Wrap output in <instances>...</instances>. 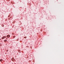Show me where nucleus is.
Segmentation results:
<instances>
[{
	"mask_svg": "<svg viewBox=\"0 0 64 64\" xmlns=\"http://www.w3.org/2000/svg\"><path fill=\"white\" fill-rule=\"evenodd\" d=\"M7 37H8V38H9V37H10V36L9 35H8L7 36Z\"/></svg>",
	"mask_w": 64,
	"mask_h": 64,
	"instance_id": "nucleus-3",
	"label": "nucleus"
},
{
	"mask_svg": "<svg viewBox=\"0 0 64 64\" xmlns=\"http://www.w3.org/2000/svg\"><path fill=\"white\" fill-rule=\"evenodd\" d=\"M2 27H4V25L3 24H2Z\"/></svg>",
	"mask_w": 64,
	"mask_h": 64,
	"instance_id": "nucleus-4",
	"label": "nucleus"
},
{
	"mask_svg": "<svg viewBox=\"0 0 64 64\" xmlns=\"http://www.w3.org/2000/svg\"><path fill=\"white\" fill-rule=\"evenodd\" d=\"M2 61V60L1 59L0 60V61L1 62V61Z\"/></svg>",
	"mask_w": 64,
	"mask_h": 64,
	"instance_id": "nucleus-7",
	"label": "nucleus"
},
{
	"mask_svg": "<svg viewBox=\"0 0 64 64\" xmlns=\"http://www.w3.org/2000/svg\"><path fill=\"white\" fill-rule=\"evenodd\" d=\"M6 40H7V39H8V38H6Z\"/></svg>",
	"mask_w": 64,
	"mask_h": 64,
	"instance_id": "nucleus-9",
	"label": "nucleus"
},
{
	"mask_svg": "<svg viewBox=\"0 0 64 64\" xmlns=\"http://www.w3.org/2000/svg\"><path fill=\"white\" fill-rule=\"evenodd\" d=\"M12 61H15V59H14V58H12Z\"/></svg>",
	"mask_w": 64,
	"mask_h": 64,
	"instance_id": "nucleus-2",
	"label": "nucleus"
},
{
	"mask_svg": "<svg viewBox=\"0 0 64 64\" xmlns=\"http://www.w3.org/2000/svg\"><path fill=\"white\" fill-rule=\"evenodd\" d=\"M6 38V36H3L2 38V39H4V38Z\"/></svg>",
	"mask_w": 64,
	"mask_h": 64,
	"instance_id": "nucleus-1",
	"label": "nucleus"
},
{
	"mask_svg": "<svg viewBox=\"0 0 64 64\" xmlns=\"http://www.w3.org/2000/svg\"><path fill=\"white\" fill-rule=\"evenodd\" d=\"M4 42H7V40H5L4 41Z\"/></svg>",
	"mask_w": 64,
	"mask_h": 64,
	"instance_id": "nucleus-5",
	"label": "nucleus"
},
{
	"mask_svg": "<svg viewBox=\"0 0 64 64\" xmlns=\"http://www.w3.org/2000/svg\"><path fill=\"white\" fill-rule=\"evenodd\" d=\"M15 37H16L15 36H14L13 37V38H15Z\"/></svg>",
	"mask_w": 64,
	"mask_h": 64,
	"instance_id": "nucleus-6",
	"label": "nucleus"
},
{
	"mask_svg": "<svg viewBox=\"0 0 64 64\" xmlns=\"http://www.w3.org/2000/svg\"><path fill=\"white\" fill-rule=\"evenodd\" d=\"M6 51H7V52H8V50H6Z\"/></svg>",
	"mask_w": 64,
	"mask_h": 64,
	"instance_id": "nucleus-8",
	"label": "nucleus"
}]
</instances>
